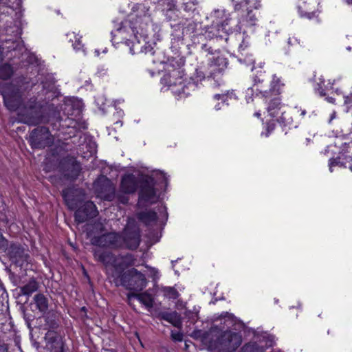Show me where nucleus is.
<instances>
[{"label":"nucleus","instance_id":"393cba45","mask_svg":"<svg viewBox=\"0 0 352 352\" xmlns=\"http://www.w3.org/2000/svg\"><path fill=\"white\" fill-rule=\"evenodd\" d=\"M164 318L171 322L174 326H178L180 323L179 316L177 313H173L166 314L165 316H164Z\"/></svg>","mask_w":352,"mask_h":352},{"label":"nucleus","instance_id":"f704fd0d","mask_svg":"<svg viewBox=\"0 0 352 352\" xmlns=\"http://www.w3.org/2000/svg\"><path fill=\"white\" fill-rule=\"evenodd\" d=\"M340 162L338 160L331 159L329 161V170L331 172L333 171V167L336 165H339Z\"/></svg>","mask_w":352,"mask_h":352},{"label":"nucleus","instance_id":"f3484780","mask_svg":"<svg viewBox=\"0 0 352 352\" xmlns=\"http://www.w3.org/2000/svg\"><path fill=\"white\" fill-rule=\"evenodd\" d=\"M38 289V283L35 280H30L26 285L21 288V292L24 295H30Z\"/></svg>","mask_w":352,"mask_h":352},{"label":"nucleus","instance_id":"7c9ffc66","mask_svg":"<svg viewBox=\"0 0 352 352\" xmlns=\"http://www.w3.org/2000/svg\"><path fill=\"white\" fill-rule=\"evenodd\" d=\"M295 113L298 114L301 118H303L307 113L305 109H302L300 108L295 107Z\"/></svg>","mask_w":352,"mask_h":352},{"label":"nucleus","instance_id":"a18cd8bd","mask_svg":"<svg viewBox=\"0 0 352 352\" xmlns=\"http://www.w3.org/2000/svg\"><path fill=\"white\" fill-rule=\"evenodd\" d=\"M349 5H352V0H345Z\"/></svg>","mask_w":352,"mask_h":352},{"label":"nucleus","instance_id":"4be33fe9","mask_svg":"<svg viewBox=\"0 0 352 352\" xmlns=\"http://www.w3.org/2000/svg\"><path fill=\"white\" fill-rule=\"evenodd\" d=\"M63 197L70 209H75L78 207V204L74 201L73 199H71L70 195L67 190L63 191Z\"/></svg>","mask_w":352,"mask_h":352},{"label":"nucleus","instance_id":"864d4df0","mask_svg":"<svg viewBox=\"0 0 352 352\" xmlns=\"http://www.w3.org/2000/svg\"><path fill=\"white\" fill-rule=\"evenodd\" d=\"M121 201H122V203H124V204L126 203V200L125 199H123V200H122Z\"/></svg>","mask_w":352,"mask_h":352},{"label":"nucleus","instance_id":"2f4dec72","mask_svg":"<svg viewBox=\"0 0 352 352\" xmlns=\"http://www.w3.org/2000/svg\"><path fill=\"white\" fill-rule=\"evenodd\" d=\"M14 250H16V253H19V257H20V258H23V256H21V254H20V253L22 252V251H21V249L20 248H13L12 251H14ZM13 253H14V252H12L11 256H12L13 258H14V259H15V261H16V262H18V261H19V260L17 259V256H16V254H13Z\"/></svg>","mask_w":352,"mask_h":352},{"label":"nucleus","instance_id":"aec40b11","mask_svg":"<svg viewBox=\"0 0 352 352\" xmlns=\"http://www.w3.org/2000/svg\"><path fill=\"white\" fill-rule=\"evenodd\" d=\"M13 70L10 65L4 64L0 66V79L6 80L11 77Z\"/></svg>","mask_w":352,"mask_h":352},{"label":"nucleus","instance_id":"72a5a7b5","mask_svg":"<svg viewBox=\"0 0 352 352\" xmlns=\"http://www.w3.org/2000/svg\"><path fill=\"white\" fill-rule=\"evenodd\" d=\"M214 98L216 100H221L225 102L228 98V96L224 94H215L214 96Z\"/></svg>","mask_w":352,"mask_h":352},{"label":"nucleus","instance_id":"a878e982","mask_svg":"<svg viewBox=\"0 0 352 352\" xmlns=\"http://www.w3.org/2000/svg\"><path fill=\"white\" fill-rule=\"evenodd\" d=\"M245 5L248 6V10L252 9H258L261 7V0H245Z\"/></svg>","mask_w":352,"mask_h":352},{"label":"nucleus","instance_id":"7ed1b4c3","mask_svg":"<svg viewBox=\"0 0 352 352\" xmlns=\"http://www.w3.org/2000/svg\"><path fill=\"white\" fill-rule=\"evenodd\" d=\"M29 88L23 79L0 85L4 104L10 111H17L21 122L30 125H36L42 121V105L35 98L22 103L21 94Z\"/></svg>","mask_w":352,"mask_h":352},{"label":"nucleus","instance_id":"0eeeda50","mask_svg":"<svg viewBox=\"0 0 352 352\" xmlns=\"http://www.w3.org/2000/svg\"><path fill=\"white\" fill-rule=\"evenodd\" d=\"M164 76L166 80H168V86L173 93L177 96L188 94V93L186 91V89H188V87L185 85L180 71L173 69L170 74L165 75Z\"/></svg>","mask_w":352,"mask_h":352},{"label":"nucleus","instance_id":"79ce46f5","mask_svg":"<svg viewBox=\"0 0 352 352\" xmlns=\"http://www.w3.org/2000/svg\"><path fill=\"white\" fill-rule=\"evenodd\" d=\"M0 352H8V349L5 345H0Z\"/></svg>","mask_w":352,"mask_h":352},{"label":"nucleus","instance_id":"473e14b6","mask_svg":"<svg viewBox=\"0 0 352 352\" xmlns=\"http://www.w3.org/2000/svg\"><path fill=\"white\" fill-rule=\"evenodd\" d=\"M57 346L54 349V352H64V345L62 342L56 343Z\"/></svg>","mask_w":352,"mask_h":352},{"label":"nucleus","instance_id":"f257e3e1","mask_svg":"<svg viewBox=\"0 0 352 352\" xmlns=\"http://www.w3.org/2000/svg\"><path fill=\"white\" fill-rule=\"evenodd\" d=\"M95 258L105 265L108 278L116 286H123L126 289L142 291L147 285L146 278L142 273L135 268L124 270L134 264L131 254L114 256L109 252L101 250L94 251Z\"/></svg>","mask_w":352,"mask_h":352},{"label":"nucleus","instance_id":"c85d7f7f","mask_svg":"<svg viewBox=\"0 0 352 352\" xmlns=\"http://www.w3.org/2000/svg\"><path fill=\"white\" fill-rule=\"evenodd\" d=\"M281 85H283L280 84V79L276 75H273L271 82V89L274 91H278Z\"/></svg>","mask_w":352,"mask_h":352},{"label":"nucleus","instance_id":"9d476101","mask_svg":"<svg viewBox=\"0 0 352 352\" xmlns=\"http://www.w3.org/2000/svg\"><path fill=\"white\" fill-rule=\"evenodd\" d=\"M98 214V210L92 201H86L75 212V219L78 223H82Z\"/></svg>","mask_w":352,"mask_h":352},{"label":"nucleus","instance_id":"bb28decb","mask_svg":"<svg viewBox=\"0 0 352 352\" xmlns=\"http://www.w3.org/2000/svg\"><path fill=\"white\" fill-rule=\"evenodd\" d=\"M244 350L245 352H264L263 348L258 346L256 343L246 344Z\"/></svg>","mask_w":352,"mask_h":352},{"label":"nucleus","instance_id":"de8ad7c7","mask_svg":"<svg viewBox=\"0 0 352 352\" xmlns=\"http://www.w3.org/2000/svg\"><path fill=\"white\" fill-rule=\"evenodd\" d=\"M115 124H119L120 126H122V122L121 121H118L115 123Z\"/></svg>","mask_w":352,"mask_h":352},{"label":"nucleus","instance_id":"13d9d810","mask_svg":"<svg viewBox=\"0 0 352 352\" xmlns=\"http://www.w3.org/2000/svg\"><path fill=\"white\" fill-rule=\"evenodd\" d=\"M189 86L190 87H194V85L193 84H189Z\"/></svg>","mask_w":352,"mask_h":352},{"label":"nucleus","instance_id":"58836bf2","mask_svg":"<svg viewBox=\"0 0 352 352\" xmlns=\"http://www.w3.org/2000/svg\"><path fill=\"white\" fill-rule=\"evenodd\" d=\"M6 245V241L3 236L0 234V248H3Z\"/></svg>","mask_w":352,"mask_h":352},{"label":"nucleus","instance_id":"bf43d9fd","mask_svg":"<svg viewBox=\"0 0 352 352\" xmlns=\"http://www.w3.org/2000/svg\"><path fill=\"white\" fill-rule=\"evenodd\" d=\"M347 50H351V47H349L347 48Z\"/></svg>","mask_w":352,"mask_h":352},{"label":"nucleus","instance_id":"4468645a","mask_svg":"<svg viewBox=\"0 0 352 352\" xmlns=\"http://www.w3.org/2000/svg\"><path fill=\"white\" fill-rule=\"evenodd\" d=\"M284 109L285 106L280 102V98H276L270 101L267 111L271 117L276 118Z\"/></svg>","mask_w":352,"mask_h":352},{"label":"nucleus","instance_id":"f8f14e48","mask_svg":"<svg viewBox=\"0 0 352 352\" xmlns=\"http://www.w3.org/2000/svg\"><path fill=\"white\" fill-rule=\"evenodd\" d=\"M138 187L136 178L133 175L128 174L122 177L120 184L122 192L130 194L134 192Z\"/></svg>","mask_w":352,"mask_h":352},{"label":"nucleus","instance_id":"f03ea898","mask_svg":"<svg viewBox=\"0 0 352 352\" xmlns=\"http://www.w3.org/2000/svg\"><path fill=\"white\" fill-rule=\"evenodd\" d=\"M130 19L122 22L120 27L112 32L115 43H124L129 47L131 54L147 52L148 36L146 34L149 17L142 4L133 5Z\"/></svg>","mask_w":352,"mask_h":352},{"label":"nucleus","instance_id":"3c124183","mask_svg":"<svg viewBox=\"0 0 352 352\" xmlns=\"http://www.w3.org/2000/svg\"><path fill=\"white\" fill-rule=\"evenodd\" d=\"M255 116H256L257 117H259L261 116V114L258 112H257L255 113Z\"/></svg>","mask_w":352,"mask_h":352},{"label":"nucleus","instance_id":"412c9836","mask_svg":"<svg viewBox=\"0 0 352 352\" xmlns=\"http://www.w3.org/2000/svg\"><path fill=\"white\" fill-rule=\"evenodd\" d=\"M164 296L169 299H176L179 296L178 292L172 287H164L162 288Z\"/></svg>","mask_w":352,"mask_h":352},{"label":"nucleus","instance_id":"4c0bfd02","mask_svg":"<svg viewBox=\"0 0 352 352\" xmlns=\"http://www.w3.org/2000/svg\"><path fill=\"white\" fill-rule=\"evenodd\" d=\"M253 94V89L252 88H248L246 91V98H251V96H252Z\"/></svg>","mask_w":352,"mask_h":352},{"label":"nucleus","instance_id":"c03bdc74","mask_svg":"<svg viewBox=\"0 0 352 352\" xmlns=\"http://www.w3.org/2000/svg\"><path fill=\"white\" fill-rule=\"evenodd\" d=\"M69 42H72V43L74 42V37H68Z\"/></svg>","mask_w":352,"mask_h":352},{"label":"nucleus","instance_id":"5701e85b","mask_svg":"<svg viewBox=\"0 0 352 352\" xmlns=\"http://www.w3.org/2000/svg\"><path fill=\"white\" fill-rule=\"evenodd\" d=\"M67 36L74 38L75 41L73 43L72 45L75 50H80L82 48V45L81 43L80 36H78V35L74 32L68 33L67 34Z\"/></svg>","mask_w":352,"mask_h":352},{"label":"nucleus","instance_id":"b1692460","mask_svg":"<svg viewBox=\"0 0 352 352\" xmlns=\"http://www.w3.org/2000/svg\"><path fill=\"white\" fill-rule=\"evenodd\" d=\"M126 245L130 249H135L140 244V238L138 234H134L131 241L124 240Z\"/></svg>","mask_w":352,"mask_h":352},{"label":"nucleus","instance_id":"37998d69","mask_svg":"<svg viewBox=\"0 0 352 352\" xmlns=\"http://www.w3.org/2000/svg\"><path fill=\"white\" fill-rule=\"evenodd\" d=\"M326 100L330 103H334V102H335V99L332 97H327Z\"/></svg>","mask_w":352,"mask_h":352},{"label":"nucleus","instance_id":"ddd939ff","mask_svg":"<svg viewBox=\"0 0 352 352\" xmlns=\"http://www.w3.org/2000/svg\"><path fill=\"white\" fill-rule=\"evenodd\" d=\"M316 0H299L298 3V10L301 16L311 17L309 11L315 8Z\"/></svg>","mask_w":352,"mask_h":352},{"label":"nucleus","instance_id":"6e6552de","mask_svg":"<svg viewBox=\"0 0 352 352\" xmlns=\"http://www.w3.org/2000/svg\"><path fill=\"white\" fill-rule=\"evenodd\" d=\"M6 34L8 35H14L16 37L15 40L12 42V46H8L6 44L8 43L9 40L6 41V44H3L2 48H0V62L3 60L4 51L10 52L12 50L14 51H23V46L21 43V41L17 38V36L21 35V30L19 25L14 24L12 27H8L6 29Z\"/></svg>","mask_w":352,"mask_h":352},{"label":"nucleus","instance_id":"8fccbe9b","mask_svg":"<svg viewBox=\"0 0 352 352\" xmlns=\"http://www.w3.org/2000/svg\"><path fill=\"white\" fill-rule=\"evenodd\" d=\"M334 82H335V80H333V82H329V85H333V83H334ZM330 87L331 88V86H330Z\"/></svg>","mask_w":352,"mask_h":352},{"label":"nucleus","instance_id":"4d7b16f0","mask_svg":"<svg viewBox=\"0 0 352 352\" xmlns=\"http://www.w3.org/2000/svg\"><path fill=\"white\" fill-rule=\"evenodd\" d=\"M188 4H189V3H186V4H185L186 5V8H187Z\"/></svg>","mask_w":352,"mask_h":352},{"label":"nucleus","instance_id":"20e7f679","mask_svg":"<svg viewBox=\"0 0 352 352\" xmlns=\"http://www.w3.org/2000/svg\"><path fill=\"white\" fill-rule=\"evenodd\" d=\"M154 177H156L158 180L162 179L165 183L167 181V177L166 174L160 170L155 171L152 177L146 179L142 184L139 197V205H143L144 204H152L157 200L156 192L154 188Z\"/></svg>","mask_w":352,"mask_h":352},{"label":"nucleus","instance_id":"39448f33","mask_svg":"<svg viewBox=\"0 0 352 352\" xmlns=\"http://www.w3.org/2000/svg\"><path fill=\"white\" fill-rule=\"evenodd\" d=\"M242 343V336L232 331H223L214 344V348L219 352H234Z\"/></svg>","mask_w":352,"mask_h":352},{"label":"nucleus","instance_id":"603ef678","mask_svg":"<svg viewBox=\"0 0 352 352\" xmlns=\"http://www.w3.org/2000/svg\"><path fill=\"white\" fill-rule=\"evenodd\" d=\"M95 52H96V55H97V56H98V55H99V52H98V50H96V51H95Z\"/></svg>","mask_w":352,"mask_h":352},{"label":"nucleus","instance_id":"c756f323","mask_svg":"<svg viewBox=\"0 0 352 352\" xmlns=\"http://www.w3.org/2000/svg\"><path fill=\"white\" fill-rule=\"evenodd\" d=\"M304 41H300V39L297 36H292L288 38V44L290 45H299L300 46H304Z\"/></svg>","mask_w":352,"mask_h":352},{"label":"nucleus","instance_id":"09e8293b","mask_svg":"<svg viewBox=\"0 0 352 352\" xmlns=\"http://www.w3.org/2000/svg\"><path fill=\"white\" fill-rule=\"evenodd\" d=\"M95 152V148H92V151L90 152L91 155H92Z\"/></svg>","mask_w":352,"mask_h":352},{"label":"nucleus","instance_id":"423d86ee","mask_svg":"<svg viewBox=\"0 0 352 352\" xmlns=\"http://www.w3.org/2000/svg\"><path fill=\"white\" fill-rule=\"evenodd\" d=\"M29 141L32 148H44L53 143L54 138L49 129L42 126L38 127L31 132Z\"/></svg>","mask_w":352,"mask_h":352},{"label":"nucleus","instance_id":"49530a36","mask_svg":"<svg viewBox=\"0 0 352 352\" xmlns=\"http://www.w3.org/2000/svg\"><path fill=\"white\" fill-rule=\"evenodd\" d=\"M226 25H228V22H227V21H225L222 23V25H222L223 27H225Z\"/></svg>","mask_w":352,"mask_h":352},{"label":"nucleus","instance_id":"a19ab883","mask_svg":"<svg viewBox=\"0 0 352 352\" xmlns=\"http://www.w3.org/2000/svg\"><path fill=\"white\" fill-rule=\"evenodd\" d=\"M336 117V112L333 111V113L331 114L330 119L329 120V123H331L333 119H335Z\"/></svg>","mask_w":352,"mask_h":352},{"label":"nucleus","instance_id":"cd10ccee","mask_svg":"<svg viewBox=\"0 0 352 352\" xmlns=\"http://www.w3.org/2000/svg\"><path fill=\"white\" fill-rule=\"evenodd\" d=\"M317 86L318 87L316 88V90L318 91V94L321 96H324L326 95L324 90L328 89V86L325 85L324 80L320 78L319 82H318V83H317Z\"/></svg>","mask_w":352,"mask_h":352},{"label":"nucleus","instance_id":"ea45409f","mask_svg":"<svg viewBox=\"0 0 352 352\" xmlns=\"http://www.w3.org/2000/svg\"><path fill=\"white\" fill-rule=\"evenodd\" d=\"M221 317H224V318L228 317V318H233V315H232V314H229V313H228V312H226V313H223V314H221Z\"/></svg>","mask_w":352,"mask_h":352},{"label":"nucleus","instance_id":"a211bd4d","mask_svg":"<svg viewBox=\"0 0 352 352\" xmlns=\"http://www.w3.org/2000/svg\"><path fill=\"white\" fill-rule=\"evenodd\" d=\"M257 18L255 14L252 13V10H248L245 17L241 21L242 25L245 26H254L256 25Z\"/></svg>","mask_w":352,"mask_h":352},{"label":"nucleus","instance_id":"6e6d98bb","mask_svg":"<svg viewBox=\"0 0 352 352\" xmlns=\"http://www.w3.org/2000/svg\"><path fill=\"white\" fill-rule=\"evenodd\" d=\"M215 108H216V109H217V110L220 109V108L219 107V106H218V105H217V106L215 107Z\"/></svg>","mask_w":352,"mask_h":352},{"label":"nucleus","instance_id":"1a4fd4ad","mask_svg":"<svg viewBox=\"0 0 352 352\" xmlns=\"http://www.w3.org/2000/svg\"><path fill=\"white\" fill-rule=\"evenodd\" d=\"M123 239L119 234L111 232L91 238L93 245L99 247H118L122 245Z\"/></svg>","mask_w":352,"mask_h":352},{"label":"nucleus","instance_id":"5fc2aeb1","mask_svg":"<svg viewBox=\"0 0 352 352\" xmlns=\"http://www.w3.org/2000/svg\"><path fill=\"white\" fill-rule=\"evenodd\" d=\"M102 179H103L104 180H105L107 182H109V180H108L107 178L103 177Z\"/></svg>","mask_w":352,"mask_h":352},{"label":"nucleus","instance_id":"e433bc0d","mask_svg":"<svg viewBox=\"0 0 352 352\" xmlns=\"http://www.w3.org/2000/svg\"><path fill=\"white\" fill-rule=\"evenodd\" d=\"M263 82V79H261L260 77H258V76H255L254 78V86L257 85L259 83H262Z\"/></svg>","mask_w":352,"mask_h":352},{"label":"nucleus","instance_id":"9b49d317","mask_svg":"<svg viewBox=\"0 0 352 352\" xmlns=\"http://www.w3.org/2000/svg\"><path fill=\"white\" fill-rule=\"evenodd\" d=\"M136 298L140 303L146 307L148 310L153 308L154 305V298L153 295L147 290L142 293L131 292L127 294L129 303L132 305V300Z\"/></svg>","mask_w":352,"mask_h":352},{"label":"nucleus","instance_id":"6ab92c4d","mask_svg":"<svg viewBox=\"0 0 352 352\" xmlns=\"http://www.w3.org/2000/svg\"><path fill=\"white\" fill-rule=\"evenodd\" d=\"M278 122L283 123L285 125H292L293 123V119L290 116L289 113L286 112L284 109L278 118H276Z\"/></svg>","mask_w":352,"mask_h":352},{"label":"nucleus","instance_id":"c9c22d12","mask_svg":"<svg viewBox=\"0 0 352 352\" xmlns=\"http://www.w3.org/2000/svg\"><path fill=\"white\" fill-rule=\"evenodd\" d=\"M172 337L174 340L177 341H182V334L177 333L175 334H172Z\"/></svg>","mask_w":352,"mask_h":352},{"label":"nucleus","instance_id":"2eb2a0df","mask_svg":"<svg viewBox=\"0 0 352 352\" xmlns=\"http://www.w3.org/2000/svg\"><path fill=\"white\" fill-rule=\"evenodd\" d=\"M138 219L146 226H152L157 221V214L151 210H145L138 214Z\"/></svg>","mask_w":352,"mask_h":352},{"label":"nucleus","instance_id":"dca6fc26","mask_svg":"<svg viewBox=\"0 0 352 352\" xmlns=\"http://www.w3.org/2000/svg\"><path fill=\"white\" fill-rule=\"evenodd\" d=\"M34 300L36 308L41 313H45L48 309V300L47 298L41 294H38L34 297Z\"/></svg>","mask_w":352,"mask_h":352}]
</instances>
